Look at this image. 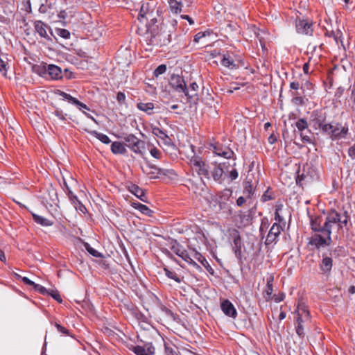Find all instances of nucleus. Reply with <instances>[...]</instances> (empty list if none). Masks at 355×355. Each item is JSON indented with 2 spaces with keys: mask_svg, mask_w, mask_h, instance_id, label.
<instances>
[{
  "mask_svg": "<svg viewBox=\"0 0 355 355\" xmlns=\"http://www.w3.org/2000/svg\"><path fill=\"white\" fill-rule=\"evenodd\" d=\"M139 12L138 20L141 22L145 20L149 21L146 24V33L148 44L162 46L167 45L171 42V35L166 33H159L157 17L160 15L162 10L157 6L155 0H147L139 4Z\"/></svg>",
  "mask_w": 355,
  "mask_h": 355,
  "instance_id": "f257e3e1",
  "label": "nucleus"
},
{
  "mask_svg": "<svg viewBox=\"0 0 355 355\" xmlns=\"http://www.w3.org/2000/svg\"><path fill=\"white\" fill-rule=\"evenodd\" d=\"M310 225L315 234L310 239L309 244L318 250L330 245L332 239L330 230L325 225L324 217L322 216L311 217Z\"/></svg>",
  "mask_w": 355,
  "mask_h": 355,
  "instance_id": "f03ea898",
  "label": "nucleus"
},
{
  "mask_svg": "<svg viewBox=\"0 0 355 355\" xmlns=\"http://www.w3.org/2000/svg\"><path fill=\"white\" fill-rule=\"evenodd\" d=\"M324 220L326 227L330 230L331 234L332 230H339L347 226L349 216L347 211H344L343 214H340L336 211H331L324 217Z\"/></svg>",
  "mask_w": 355,
  "mask_h": 355,
  "instance_id": "7ed1b4c3",
  "label": "nucleus"
},
{
  "mask_svg": "<svg viewBox=\"0 0 355 355\" xmlns=\"http://www.w3.org/2000/svg\"><path fill=\"white\" fill-rule=\"evenodd\" d=\"M295 314L296 315L295 322L296 334L299 337L304 338L305 325L311 321L310 313L304 304H299Z\"/></svg>",
  "mask_w": 355,
  "mask_h": 355,
  "instance_id": "20e7f679",
  "label": "nucleus"
},
{
  "mask_svg": "<svg viewBox=\"0 0 355 355\" xmlns=\"http://www.w3.org/2000/svg\"><path fill=\"white\" fill-rule=\"evenodd\" d=\"M125 146L132 152L140 155H144L145 152L146 142L139 139L133 134H127L123 137Z\"/></svg>",
  "mask_w": 355,
  "mask_h": 355,
  "instance_id": "39448f33",
  "label": "nucleus"
},
{
  "mask_svg": "<svg viewBox=\"0 0 355 355\" xmlns=\"http://www.w3.org/2000/svg\"><path fill=\"white\" fill-rule=\"evenodd\" d=\"M190 164L199 176L210 179L209 166L203 161L202 157L197 155L192 156L190 159Z\"/></svg>",
  "mask_w": 355,
  "mask_h": 355,
  "instance_id": "423d86ee",
  "label": "nucleus"
},
{
  "mask_svg": "<svg viewBox=\"0 0 355 355\" xmlns=\"http://www.w3.org/2000/svg\"><path fill=\"white\" fill-rule=\"evenodd\" d=\"M327 113L322 109L313 110L310 115L309 121L315 130H318L324 123H325Z\"/></svg>",
  "mask_w": 355,
  "mask_h": 355,
  "instance_id": "0eeeda50",
  "label": "nucleus"
},
{
  "mask_svg": "<svg viewBox=\"0 0 355 355\" xmlns=\"http://www.w3.org/2000/svg\"><path fill=\"white\" fill-rule=\"evenodd\" d=\"M211 148L212 152L217 156L222 157L225 159L232 158L234 160L236 159V157H234V151L227 146L220 144H211Z\"/></svg>",
  "mask_w": 355,
  "mask_h": 355,
  "instance_id": "6e6552de",
  "label": "nucleus"
},
{
  "mask_svg": "<svg viewBox=\"0 0 355 355\" xmlns=\"http://www.w3.org/2000/svg\"><path fill=\"white\" fill-rule=\"evenodd\" d=\"M231 236L233 239L232 250L234 252L235 257L239 259H242V252L241 249L243 246V243L241 241L240 234L238 230H233Z\"/></svg>",
  "mask_w": 355,
  "mask_h": 355,
  "instance_id": "1a4fd4ad",
  "label": "nucleus"
},
{
  "mask_svg": "<svg viewBox=\"0 0 355 355\" xmlns=\"http://www.w3.org/2000/svg\"><path fill=\"white\" fill-rule=\"evenodd\" d=\"M295 127L297 129V131L300 132L302 141L311 144L312 142L311 137L304 132L305 130H306L309 133H311V131L309 130V124L307 121L302 118L298 119L295 122Z\"/></svg>",
  "mask_w": 355,
  "mask_h": 355,
  "instance_id": "9d476101",
  "label": "nucleus"
},
{
  "mask_svg": "<svg viewBox=\"0 0 355 355\" xmlns=\"http://www.w3.org/2000/svg\"><path fill=\"white\" fill-rule=\"evenodd\" d=\"M282 230H283V228L281 226V225L277 223H275L272 225V227L267 235V237H266V239L265 241L266 245H270L272 243H277V241H278V237Z\"/></svg>",
  "mask_w": 355,
  "mask_h": 355,
  "instance_id": "9b49d317",
  "label": "nucleus"
},
{
  "mask_svg": "<svg viewBox=\"0 0 355 355\" xmlns=\"http://www.w3.org/2000/svg\"><path fill=\"white\" fill-rule=\"evenodd\" d=\"M170 85L178 93H183L187 90V85L182 76L173 74L171 77Z\"/></svg>",
  "mask_w": 355,
  "mask_h": 355,
  "instance_id": "f8f14e48",
  "label": "nucleus"
},
{
  "mask_svg": "<svg viewBox=\"0 0 355 355\" xmlns=\"http://www.w3.org/2000/svg\"><path fill=\"white\" fill-rule=\"evenodd\" d=\"M225 162L216 164L209 173L210 178H212V179L218 184H222L224 181L223 166H225Z\"/></svg>",
  "mask_w": 355,
  "mask_h": 355,
  "instance_id": "ddd939ff",
  "label": "nucleus"
},
{
  "mask_svg": "<svg viewBox=\"0 0 355 355\" xmlns=\"http://www.w3.org/2000/svg\"><path fill=\"white\" fill-rule=\"evenodd\" d=\"M143 172L150 179H155L159 175H166V171L150 164L142 168Z\"/></svg>",
  "mask_w": 355,
  "mask_h": 355,
  "instance_id": "4468645a",
  "label": "nucleus"
},
{
  "mask_svg": "<svg viewBox=\"0 0 355 355\" xmlns=\"http://www.w3.org/2000/svg\"><path fill=\"white\" fill-rule=\"evenodd\" d=\"M34 28L39 35L47 40H51V37L47 33V31H51L50 27L41 20H37L34 22Z\"/></svg>",
  "mask_w": 355,
  "mask_h": 355,
  "instance_id": "2eb2a0df",
  "label": "nucleus"
},
{
  "mask_svg": "<svg viewBox=\"0 0 355 355\" xmlns=\"http://www.w3.org/2000/svg\"><path fill=\"white\" fill-rule=\"evenodd\" d=\"M220 309L223 313L235 319L237 316V311L233 304L229 300H224L220 304Z\"/></svg>",
  "mask_w": 355,
  "mask_h": 355,
  "instance_id": "dca6fc26",
  "label": "nucleus"
},
{
  "mask_svg": "<svg viewBox=\"0 0 355 355\" xmlns=\"http://www.w3.org/2000/svg\"><path fill=\"white\" fill-rule=\"evenodd\" d=\"M333 267V259L331 257L326 254H322V259L319 264V268L324 275H329Z\"/></svg>",
  "mask_w": 355,
  "mask_h": 355,
  "instance_id": "f3484780",
  "label": "nucleus"
},
{
  "mask_svg": "<svg viewBox=\"0 0 355 355\" xmlns=\"http://www.w3.org/2000/svg\"><path fill=\"white\" fill-rule=\"evenodd\" d=\"M132 350L136 355H153L155 352L152 343H146L144 346H135Z\"/></svg>",
  "mask_w": 355,
  "mask_h": 355,
  "instance_id": "a211bd4d",
  "label": "nucleus"
},
{
  "mask_svg": "<svg viewBox=\"0 0 355 355\" xmlns=\"http://www.w3.org/2000/svg\"><path fill=\"white\" fill-rule=\"evenodd\" d=\"M348 128L347 127H341L340 124L336 123V125H332V129L331 132L330 138L332 140L345 138L347 134Z\"/></svg>",
  "mask_w": 355,
  "mask_h": 355,
  "instance_id": "6ab92c4d",
  "label": "nucleus"
},
{
  "mask_svg": "<svg viewBox=\"0 0 355 355\" xmlns=\"http://www.w3.org/2000/svg\"><path fill=\"white\" fill-rule=\"evenodd\" d=\"M312 23L304 19L296 21V29L297 33L305 35H311L313 32Z\"/></svg>",
  "mask_w": 355,
  "mask_h": 355,
  "instance_id": "aec40b11",
  "label": "nucleus"
},
{
  "mask_svg": "<svg viewBox=\"0 0 355 355\" xmlns=\"http://www.w3.org/2000/svg\"><path fill=\"white\" fill-rule=\"evenodd\" d=\"M128 190L141 201L144 202H147V197L145 191L138 185L130 184L128 186Z\"/></svg>",
  "mask_w": 355,
  "mask_h": 355,
  "instance_id": "412c9836",
  "label": "nucleus"
},
{
  "mask_svg": "<svg viewBox=\"0 0 355 355\" xmlns=\"http://www.w3.org/2000/svg\"><path fill=\"white\" fill-rule=\"evenodd\" d=\"M170 10L173 14H179L182 11V8L185 5L182 0H167Z\"/></svg>",
  "mask_w": 355,
  "mask_h": 355,
  "instance_id": "4be33fe9",
  "label": "nucleus"
},
{
  "mask_svg": "<svg viewBox=\"0 0 355 355\" xmlns=\"http://www.w3.org/2000/svg\"><path fill=\"white\" fill-rule=\"evenodd\" d=\"M47 73L52 79L58 80L62 78V70L56 65L49 64L47 66Z\"/></svg>",
  "mask_w": 355,
  "mask_h": 355,
  "instance_id": "5701e85b",
  "label": "nucleus"
},
{
  "mask_svg": "<svg viewBox=\"0 0 355 355\" xmlns=\"http://www.w3.org/2000/svg\"><path fill=\"white\" fill-rule=\"evenodd\" d=\"M193 257L196 259H197L210 274L213 275L214 273V269L209 265V262L207 261L205 257L203 255H202L200 252L194 250Z\"/></svg>",
  "mask_w": 355,
  "mask_h": 355,
  "instance_id": "b1692460",
  "label": "nucleus"
},
{
  "mask_svg": "<svg viewBox=\"0 0 355 355\" xmlns=\"http://www.w3.org/2000/svg\"><path fill=\"white\" fill-rule=\"evenodd\" d=\"M198 88V85L196 82H193L188 87H187V91H184L183 93L189 99H192L195 97H198L197 92Z\"/></svg>",
  "mask_w": 355,
  "mask_h": 355,
  "instance_id": "393cba45",
  "label": "nucleus"
},
{
  "mask_svg": "<svg viewBox=\"0 0 355 355\" xmlns=\"http://www.w3.org/2000/svg\"><path fill=\"white\" fill-rule=\"evenodd\" d=\"M59 21L62 26H65L69 22L70 19L73 17L71 11H67V10H62L58 14Z\"/></svg>",
  "mask_w": 355,
  "mask_h": 355,
  "instance_id": "a878e982",
  "label": "nucleus"
},
{
  "mask_svg": "<svg viewBox=\"0 0 355 355\" xmlns=\"http://www.w3.org/2000/svg\"><path fill=\"white\" fill-rule=\"evenodd\" d=\"M34 221L41 226L49 227L53 224V222L35 213H31Z\"/></svg>",
  "mask_w": 355,
  "mask_h": 355,
  "instance_id": "bb28decb",
  "label": "nucleus"
},
{
  "mask_svg": "<svg viewBox=\"0 0 355 355\" xmlns=\"http://www.w3.org/2000/svg\"><path fill=\"white\" fill-rule=\"evenodd\" d=\"M111 151L114 154L123 155L126 153V148L121 142L114 141L111 144Z\"/></svg>",
  "mask_w": 355,
  "mask_h": 355,
  "instance_id": "cd10ccee",
  "label": "nucleus"
},
{
  "mask_svg": "<svg viewBox=\"0 0 355 355\" xmlns=\"http://www.w3.org/2000/svg\"><path fill=\"white\" fill-rule=\"evenodd\" d=\"M221 64L224 67L230 69L236 68V64L234 62V59L229 54L223 55V59L221 60Z\"/></svg>",
  "mask_w": 355,
  "mask_h": 355,
  "instance_id": "c85d7f7f",
  "label": "nucleus"
},
{
  "mask_svg": "<svg viewBox=\"0 0 355 355\" xmlns=\"http://www.w3.org/2000/svg\"><path fill=\"white\" fill-rule=\"evenodd\" d=\"M137 107L148 114H152L154 110V104L153 103H138Z\"/></svg>",
  "mask_w": 355,
  "mask_h": 355,
  "instance_id": "c756f323",
  "label": "nucleus"
},
{
  "mask_svg": "<svg viewBox=\"0 0 355 355\" xmlns=\"http://www.w3.org/2000/svg\"><path fill=\"white\" fill-rule=\"evenodd\" d=\"M255 189L252 186V181H246L244 183L243 187V194L247 198H251L254 193Z\"/></svg>",
  "mask_w": 355,
  "mask_h": 355,
  "instance_id": "7c9ffc66",
  "label": "nucleus"
},
{
  "mask_svg": "<svg viewBox=\"0 0 355 355\" xmlns=\"http://www.w3.org/2000/svg\"><path fill=\"white\" fill-rule=\"evenodd\" d=\"M132 207L135 209L139 210L141 213L146 215V216H151L153 211L152 210L148 208L146 205H143L140 202H132Z\"/></svg>",
  "mask_w": 355,
  "mask_h": 355,
  "instance_id": "2f4dec72",
  "label": "nucleus"
},
{
  "mask_svg": "<svg viewBox=\"0 0 355 355\" xmlns=\"http://www.w3.org/2000/svg\"><path fill=\"white\" fill-rule=\"evenodd\" d=\"M232 195V191L230 189H225L217 194L218 197V201H222L225 202L229 201Z\"/></svg>",
  "mask_w": 355,
  "mask_h": 355,
  "instance_id": "473e14b6",
  "label": "nucleus"
},
{
  "mask_svg": "<svg viewBox=\"0 0 355 355\" xmlns=\"http://www.w3.org/2000/svg\"><path fill=\"white\" fill-rule=\"evenodd\" d=\"M283 207L284 205L281 202H277L275 205V220L279 224L284 222V218L281 214Z\"/></svg>",
  "mask_w": 355,
  "mask_h": 355,
  "instance_id": "72a5a7b5",
  "label": "nucleus"
},
{
  "mask_svg": "<svg viewBox=\"0 0 355 355\" xmlns=\"http://www.w3.org/2000/svg\"><path fill=\"white\" fill-rule=\"evenodd\" d=\"M89 133L91 135L95 137L96 138H97L98 140H100L102 143H103L105 144H108L111 142V140L110 139L108 136H107L105 134L100 133V132H97L96 130H92Z\"/></svg>",
  "mask_w": 355,
  "mask_h": 355,
  "instance_id": "f704fd0d",
  "label": "nucleus"
},
{
  "mask_svg": "<svg viewBox=\"0 0 355 355\" xmlns=\"http://www.w3.org/2000/svg\"><path fill=\"white\" fill-rule=\"evenodd\" d=\"M57 94L61 96L63 100L67 101L69 103H71L73 105H75L78 100L77 98L71 96L70 94L61 90H58Z\"/></svg>",
  "mask_w": 355,
  "mask_h": 355,
  "instance_id": "c9c22d12",
  "label": "nucleus"
},
{
  "mask_svg": "<svg viewBox=\"0 0 355 355\" xmlns=\"http://www.w3.org/2000/svg\"><path fill=\"white\" fill-rule=\"evenodd\" d=\"M84 245L86 250L93 257L96 258H102L103 257L102 253L93 248L89 243H85Z\"/></svg>",
  "mask_w": 355,
  "mask_h": 355,
  "instance_id": "e433bc0d",
  "label": "nucleus"
},
{
  "mask_svg": "<svg viewBox=\"0 0 355 355\" xmlns=\"http://www.w3.org/2000/svg\"><path fill=\"white\" fill-rule=\"evenodd\" d=\"M165 275L170 279L175 280L178 283L182 282V278L180 277L175 271H171L167 268H164Z\"/></svg>",
  "mask_w": 355,
  "mask_h": 355,
  "instance_id": "4c0bfd02",
  "label": "nucleus"
},
{
  "mask_svg": "<svg viewBox=\"0 0 355 355\" xmlns=\"http://www.w3.org/2000/svg\"><path fill=\"white\" fill-rule=\"evenodd\" d=\"M33 70L35 73L43 76L47 73V67L45 65H35L33 67Z\"/></svg>",
  "mask_w": 355,
  "mask_h": 355,
  "instance_id": "58836bf2",
  "label": "nucleus"
},
{
  "mask_svg": "<svg viewBox=\"0 0 355 355\" xmlns=\"http://www.w3.org/2000/svg\"><path fill=\"white\" fill-rule=\"evenodd\" d=\"M332 129V124L324 123L318 130H320L323 134L331 137V132Z\"/></svg>",
  "mask_w": 355,
  "mask_h": 355,
  "instance_id": "ea45409f",
  "label": "nucleus"
},
{
  "mask_svg": "<svg viewBox=\"0 0 355 355\" xmlns=\"http://www.w3.org/2000/svg\"><path fill=\"white\" fill-rule=\"evenodd\" d=\"M152 133L159 138L160 139H162L163 137H166V132L164 131L163 130L159 128L158 127H153L152 128Z\"/></svg>",
  "mask_w": 355,
  "mask_h": 355,
  "instance_id": "a19ab883",
  "label": "nucleus"
},
{
  "mask_svg": "<svg viewBox=\"0 0 355 355\" xmlns=\"http://www.w3.org/2000/svg\"><path fill=\"white\" fill-rule=\"evenodd\" d=\"M182 248L183 247L178 242H177V241H173L171 242V250L178 256Z\"/></svg>",
  "mask_w": 355,
  "mask_h": 355,
  "instance_id": "79ce46f5",
  "label": "nucleus"
},
{
  "mask_svg": "<svg viewBox=\"0 0 355 355\" xmlns=\"http://www.w3.org/2000/svg\"><path fill=\"white\" fill-rule=\"evenodd\" d=\"M55 32L58 35L64 39H69L71 35L70 32L68 30L64 28H56Z\"/></svg>",
  "mask_w": 355,
  "mask_h": 355,
  "instance_id": "37998d69",
  "label": "nucleus"
},
{
  "mask_svg": "<svg viewBox=\"0 0 355 355\" xmlns=\"http://www.w3.org/2000/svg\"><path fill=\"white\" fill-rule=\"evenodd\" d=\"M9 67L6 60L0 58V72L4 76H6Z\"/></svg>",
  "mask_w": 355,
  "mask_h": 355,
  "instance_id": "c03bdc74",
  "label": "nucleus"
},
{
  "mask_svg": "<svg viewBox=\"0 0 355 355\" xmlns=\"http://www.w3.org/2000/svg\"><path fill=\"white\" fill-rule=\"evenodd\" d=\"M166 71V66L165 64L159 65L154 71L153 75L155 77H158L159 76L164 73Z\"/></svg>",
  "mask_w": 355,
  "mask_h": 355,
  "instance_id": "a18cd8bd",
  "label": "nucleus"
},
{
  "mask_svg": "<svg viewBox=\"0 0 355 355\" xmlns=\"http://www.w3.org/2000/svg\"><path fill=\"white\" fill-rule=\"evenodd\" d=\"M274 198L272 193L270 191V188H268V189L263 193V194L261 196V200L263 202H267L268 200H271Z\"/></svg>",
  "mask_w": 355,
  "mask_h": 355,
  "instance_id": "49530a36",
  "label": "nucleus"
},
{
  "mask_svg": "<svg viewBox=\"0 0 355 355\" xmlns=\"http://www.w3.org/2000/svg\"><path fill=\"white\" fill-rule=\"evenodd\" d=\"M183 260H184L186 262H187L189 264L192 265L193 266L196 267V268H200V266L198 265L189 256V253H186L183 257L182 258Z\"/></svg>",
  "mask_w": 355,
  "mask_h": 355,
  "instance_id": "de8ad7c7",
  "label": "nucleus"
},
{
  "mask_svg": "<svg viewBox=\"0 0 355 355\" xmlns=\"http://www.w3.org/2000/svg\"><path fill=\"white\" fill-rule=\"evenodd\" d=\"M150 153L152 157H153L157 159L161 158V156H162L161 151L153 146H152L151 148L150 149Z\"/></svg>",
  "mask_w": 355,
  "mask_h": 355,
  "instance_id": "09e8293b",
  "label": "nucleus"
},
{
  "mask_svg": "<svg viewBox=\"0 0 355 355\" xmlns=\"http://www.w3.org/2000/svg\"><path fill=\"white\" fill-rule=\"evenodd\" d=\"M55 327H56V329L59 333H60L63 335H65V336H71L69 330L67 328H65L64 327H62V325H60V324L56 322L55 324Z\"/></svg>",
  "mask_w": 355,
  "mask_h": 355,
  "instance_id": "8fccbe9b",
  "label": "nucleus"
},
{
  "mask_svg": "<svg viewBox=\"0 0 355 355\" xmlns=\"http://www.w3.org/2000/svg\"><path fill=\"white\" fill-rule=\"evenodd\" d=\"M273 292V285H266V290L264 291V297L266 300L270 299L271 295Z\"/></svg>",
  "mask_w": 355,
  "mask_h": 355,
  "instance_id": "3c124183",
  "label": "nucleus"
},
{
  "mask_svg": "<svg viewBox=\"0 0 355 355\" xmlns=\"http://www.w3.org/2000/svg\"><path fill=\"white\" fill-rule=\"evenodd\" d=\"M329 37H332L334 40L336 41V44H338V42L341 41L340 37L342 36V33L340 31H337L336 33L331 31V33H328Z\"/></svg>",
  "mask_w": 355,
  "mask_h": 355,
  "instance_id": "603ef678",
  "label": "nucleus"
},
{
  "mask_svg": "<svg viewBox=\"0 0 355 355\" xmlns=\"http://www.w3.org/2000/svg\"><path fill=\"white\" fill-rule=\"evenodd\" d=\"M292 102L297 105L302 106L305 104V101L302 96H295L292 99Z\"/></svg>",
  "mask_w": 355,
  "mask_h": 355,
  "instance_id": "864d4df0",
  "label": "nucleus"
},
{
  "mask_svg": "<svg viewBox=\"0 0 355 355\" xmlns=\"http://www.w3.org/2000/svg\"><path fill=\"white\" fill-rule=\"evenodd\" d=\"M164 349L166 355H178L176 351L166 343L164 344Z\"/></svg>",
  "mask_w": 355,
  "mask_h": 355,
  "instance_id": "5fc2aeb1",
  "label": "nucleus"
},
{
  "mask_svg": "<svg viewBox=\"0 0 355 355\" xmlns=\"http://www.w3.org/2000/svg\"><path fill=\"white\" fill-rule=\"evenodd\" d=\"M49 295H50L54 300H55L58 302H62V300L60 297V295L57 291L51 290L49 291Z\"/></svg>",
  "mask_w": 355,
  "mask_h": 355,
  "instance_id": "6e6d98bb",
  "label": "nucleus"
},
{
  "mask_svg": "<svg viewBox=\"0 0 355 355\" xmlns=\"http://www.w3.org/2000/svg\"><path fill=\"white\" fill-rule=\"evenodd\" d=\"M17 278H21L22 282H24V284H26V285H28V286H32L35 288V285L37 284H35L34 282H33L32 280H31L30 279H28V277H21L20 275H17Z\"/></svg>",
  "mask_w": 355,
  "mask_h": 355,
  "instance_id": "4d7b16f0",
  "label": "nucleus"
},
{
  "mask_svg": "<svg viewBox=\"0 0 355 355\" xmlns=\"http://www.w3.org/2000/svg\"><path fill=\"white\" fill-rule=\"evenodd\" d=\"M207 35H209V32H199L197 34L195 35L193 42L195 43L199 42L200 40L204 37H205Z\"/></svg>",
  "mask_w": 355,
  "mask_h": 355,
  "instance_id": "13d9d810",
  "label": "nucleus"
},
{
  "mask_svg": "<svg viewBox=\"0 0 355 355\" xmlns=\"http://www.w3.org/2000/svg\"><path fill=\"white\" fill-rule=\"evenodd\" d=\"M44 1H45V3H44V2L41 3L40 8H39V12L42 14L47 12L48 10L50 8V6L47 4H46V3L47 2V0H44Z\"/></svg>",
  "mask_w": 355,
  "mask_h": 355,
  "instance_id": "bf43d9fd",
  "label": "nucleus"
},
{
  "mask_svg": "<svg viewBox=\"0 0 355 355\" xmlns=\"http://www.w3.org/2000/svg\"><path fill=\"white\" fill-rule=\"evenodd\" d=\"M125 98H126L125 94L123 92H119L117 93L116 101H118V103L119 104H121V105L124 104Z\"/></svg>",
  "mask_w": 355,
  "mask_h": 355,
  "instance_id": "052dcab7",
  "label": "nucleus"
},
{
  "mask_svg": "<svg viewBox=\"0 0 355 355\" xmlns=\"http://www.w3.org/2000/svg\"><path fill=\"white\" fill-rule=\"evenodd\" d=\"M53 114H54L55 116H57L59 119L62 121L66 120V114H64L62 110H56L55 112H53Z\"/></svg>",
  "mask_w": 355,
  "mask_h": 355,
  "instance_id": "680f3d73",
  "label": "nucleus"
},
{
  "mask_svg": "<svg viewBox=\"0 0 355 355\" xmlns=\"http://www.w3.org/2000/svg\"><path fill=\"white\" fill-rule=\"evenodd\" d=\"M74 207L77 211H79L83 214L87 211L85 206L80 201H78L76 205H74Z\"/></svg>",
  "mask_w": 355,
  "mask_h": 355,
  "instance_id": "e2e57ef3",
  "label": "nucleus"
},
{
  "mask_svg": "<svg viewBox=\"0 0 355 355\" xmlns=\"http://www.w3.org/2000/svg\"><path fill=\"white\" fill-rule=\"evenodd\" d=\"M75 105L77 106V107L83 112H84L83 110H89V108L87 105L79 101L78 100H77L76 103H75Z\"/></svg>",
  "mask_w": 355,
  "mask_h": 355,
  "instance_id": "0e129e2a",
  "label": "nucleus"
},
{
  "mask_svg": "<svg viewBox=\"0 0 355 355\" xmlns=\"http://www.w3.org/2000/svg\"><path fill=\"white\" fill-rule=\"evenodd\" d=\"M34 288L36 291H40L42 294H45V293L49 294V291H47L46 288H44V286H42L40 284H37L35 285Z\"/></svg>",
  "mask_w": 355,
  "mask_h": 355,
  "instance_id": "69168bd1",
  "label": "nucleus"
},
{
  "mask_svg": "<svg viewBox=\"0 0 355 355\" xmlns=\"http://www.w3.org/2000/svg\"><path fill=\"white\" fill-rule=\"evenodd\" d=\"M239 176V173L236 169L232 170L229 173V177L231 179V180H236Z\"/></svg>",
  "mask_w": 355,
  "mask_h": 355,
  "instance_id": "338daca9",
  "label": "nucleus"
},
{
  "mask_svg": "<svg viewBox=\"0 0 355 355\" xmlns=\"http://www.w3.org/2000/svg\"><path fill=\"white\" fill-rule=\"evenodd\" d=\"M348 155L352 159L355 157V144L349 148Z\"/></svg>",
  "mask_w": 355,
  "mask_h": 355,
  "instance_id": "774afa93",
  "label": "nucleus"
}]
</instances>
